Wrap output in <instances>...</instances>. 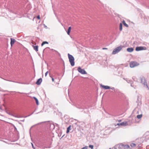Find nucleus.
Masks as SVG:
<instances>
[{
    "label": "nucleus",
    "instance_id": "1",
    "mask_svg": "<svg viewBox=\"0 0 149 149\" xmlns=\"http://www.w3.org/2000/svg\"><path fill=\"white\" fill-rule=\"evenodd\" d=\"M68 56L69 61L70 63V64L72 66H73L74 65L75 63L74 61V57L69 54H68Z\"/></svg>",
    "mask_w": 149,
    "mask_h": 149
},
{
    "label": "nucleus",
    "instance_id": "2",
    "mask_svg": "<svg viewBox=\"0 0 149 149\" xmlns=\"http://www.w3.org/2000/svg\"><path fill=\"white\" fill-rule=\"evenodd\" d=\"M123 47V46L121 45L117 47L113 50L112 54H115L118 53L122 49Z\"/></svg>",
    "mask_w": 149,
    "mask_h": 149
},
{
    "label": "nucleus",
    "instance_id": "3",
    "mask_svg": "<svg viewBox=\"0 0 149 149\" xmlns=\"http://www.w3.org/2000/svg\"><path fill=\"white\" fill-rule=\"evenodd\" d=\"M140 80L141 81V83L143 84L144 86H146L148 88V89L149 88L147 85V82L145 79V78L143 77L140 78Z\"/></svg>",
    "mask_w": 149,
    "mask_h": 149
},
{
    "label": "nucleus",
    "instance_id": "4",
    "mask_svg": "<svg viewBox=\"0 0 149 149\" xmlns=\"http://www.w3.org/2000/svg\"><path fill=\"white\" fill-rule=\"evenodd\" d=\"M139 64L137 62L134 61L131 62L130 63V67L131 68H134L136 66H138Z\"/></svg>",
    "mask_w": 149,
    "mask_h": 149
},
{
    "label": "nucleus",
    "instance_id": "5",
    "mask_svg": "<svg viewBox=\"0 0 149 149\" xmlns=\"http://www.w3.org/2000/svg\"><path fill=\"white\" fill-rule=\"evenodd\" d=\"M130 147V146L128 145H124L122 144L119 145L118 146L119 149H128Z\"/></svg>",
    "mask_w": 149,
    "mask_h": 149
},
{
    "label": "nucleus",
    "instance_id": "6",
    "mask_svg": "<svg viewBox=\"0 0 149 149\" xmlns=\"http://www.w3.org/2000/svg\"><path fill=\"white\" fill-rule=\"evenodd\" d=\"M77 70L79 72L82 74H87L86 72L84 70L82 69L80 67H79L77 68Z\"/></svg>",
    "mask_w": 149,
    "mask_h": 149
},
{
    "label": "nucleus",
    "instance_id": "7",
    "mask_svg": "<svg viewBox=\"0 0 149 149\" xmlns=\"http://www.w3.org/2000/svg\"><path fill=\"white\" fill-rule=\"evenodd\" d=\"M146 48L145 47L140 46L136 47L135 50L136 51H139L142 50H146Z\"/></svg>",
    "mask_w": 149,
    "mask_h": 149
},
{
    "label": "nucleus",
    "instance_id": "8",
    "mask_svg": "<svg viewBox=\"0 0 149 149\" xmlns=\"http://www.w3.org/2000/svg\"><path fill=\"white\" fill-rule=\"evenodd\" d=\"M42 81V79L41 78H40L37 80L36 82V84L37 85H40Z\"/></svg>",
    "mask_w": 149,
    "mask_h": 149
},
{
    "label": "nucleus",
    "instance_id": "9",
    "mask_svg": "<svg viewBox=\"0 0 149 149\" xmlns=\"http://www.w3.org/2000/svg\"><path fill=\"white\" fill-rule=\"evenodd\" d=\"M6 112L7 114H8L9 115L13 116L15 117L18 118H19L21 117H20L18 115H17V116H15L13 114H12V113H10V112H8V111H6Z\"/></svg>",
    "mask_w": 149,
    "mask_h": 149
},
{
    "label": "nucleus",
    "instance_id": "10",
    "mask_svg": "<svg viewBox=\"0 0 149 149\" xmlns=\"http://www.w3.org/2000/svg\"><path fill=\"white\" fill-rule=\"evenodd\" d=\"M120 124L121 126H125L128 125V123L127 121H125L120 123Z\"/></svg>",
    "mask_w": 149,
    "mask_h": 149
},
{
    "label": "nucleus",
    "instance_id": "11",
    "mask_svg": "<svg viewBox=\"0 0 149 149\" xmlns=\"http://www.w3.org/2000/svg\"><path fill=\"white\" fill-rule=\"evenodd\" d=\"M100 86L105 89H108L110 88V87L109 86H104L102 84H101Z\"/></svg>",
    "mask_w": 149,
    "mask_h": 149
},
{
    "label": "nucleus",
    "instance_id": "12",
    "mask_svg": "<svg viewBox=\"0 0 149 149\" xmlns=\"http://www.w3.org/2000/svg\"><path fill=\"white\" fill-rule=\"evenodd\" d=\"M15 41V40L14 39L12 38H10V44L11 46H12V45L14 44Z\"/></svg>",
    "mask_w": 149,
    "mask_h": 149
},
{
    "label": "nucleus",
    "instance_id": "13",
    "mask_svg": "<svg viewBox=\"0 0 149 149\" xmlns=\"http://www.w3.org/2000/svg\"><path fill=\"white\" fill-rule=\"evenodd\" d=\"M134 49L132 48H128L127 49V51L129 52H131L133 51Z\"/></svg>",
    "mask_w": 149,
    "mask_h": 149
},
{
    "label": "nucleus",
    "instance_id": "14",
    "mask_svg": "<svg viewBox=\"0 0 149 149\" xmlns=\"http://www.w3.org/2000/svg\"><path fill=\"white\" fill-rule=\"evenodd\" d=\"M33 49L36 51L37 52L38 51V46H34L33 45Z\"/></svg>",
    "mask_w": 149,
    "mask_h": 149
},
{
    "label": "nucleus",
    "instance_id": "15",
    "mask_svg": "<svg viewBox=\"0 0 149 149\" xmlns=\"http://www.w3.org/2000/svg\"><path fill=\"white\" fill-rule=\"evenodd\" d=\"M33 98L35 100L37 105H38L39 104V103L38 99L35 97H33Z\"/></svg>",
    "mask_w": 149,
    "mask_h": 149
},
{
    "label": "nucleus",
    "instance_id": "16",
    "mask_svg": "<svg viewBox=\"0 0 149 149\" xmlns=\"http://www.w3.org/2000/svg\"><path fill=\"white\" fill-rule=\"evenodd\" d=\"M71 26L69 27L68 29V31H67V33L68 35H69L71 31Z\"/></svg>",
    "mask_w": 149,
    "mask_h": 149
},
{
    "label": "nucleus",
    "instance_id": "17",
    "mask_svg": "<svg viewBox=\"0 0 149 149\" xmlns=\"http://www.w3.org/2000/svg\"><path fill=\"white\" fill-rule=\"evenodd\" d=\"M122 23L124 26H125L126 27H129L128 25L127 24H126L125 20H123L122 22Z\"/></svg>",
    "mask_w": 149,
    "mask_h": 149
},
{
    "label": "nucleus",
    "instance_id": "18",
    "mask_svg": "<svg viewBox=\"0 0 149 149\" xmlns=\"http://www.w3.org/2000/svg\"><path fill=\"white\" fill-rule=\"evenodd\" d=\"M71 125H70L67 128L66 131V133H68L69 132L70 130L71 129Z\"/></svg>",
    "mask_w": 149,
    "mask_h": 149
},
{
    "label": "nucleus",
    "instance_id": "19",
    "mask_svg": "<svg viewBox=\"0 0 149 149\" xmlns=\"http://www.w3.org/2000/svg\"><path fill=\"white\" fill-rule=\"evenodd\" d=\"M119 30L120 31H121L122 30V24L121 23L120 24Z\"/></svg>",
    "mask_w": 149,
    "mask_h": 149
},
{
    "label": "nucleus",
    "instance_id": "20",
    "mask_svg": "<svg viewBox=\"0 0 149 149\" xmlns=\"http://www.w3.org/2000/svg\"><path fill=\"white\" fill-rule=\"evenodd\" d=\"M48 42L47 41H44L41 44V46H43L45 44H48Z\"/></svg>",
    "mask_w": 149,
    "mask_h": 149
},
{
    "label": "nucleus",
    "instance_id": "21",
    "mask_svg": "<svg viewBox=\"0 0 149 149\" xmlns=\"http://www.w3.org/2000/svg\"><path fill=\"white\" fill-rule=\"evenodd\" d=\"M142 116V114L138 115L137 116V118L138 119H140L141 118Z\"/></svg>",
    "mask_w": 149,
    "mask_h": 149
},
{
    "label": "nucleus",
    "instance_id": "22",
    "mask_svg": "<svg viewBox=\"0 0 149 149\" xmlns=\"http://www.w3.org/2000/svg\"><path fill=\"white\" fill-rule=\"evenodd\" d=\"M127 82L128 83H130L131 84V86L134 87V86L132 85V81L130 80H128L127 81Z\"/></svg>",
    "mask_w": 149,
    "mask_h": 149
},
{
    "label": "nucleus",
    "instance_id": "23",
    "mask_svg": "<svg viewBox=\"0 0 149 149\" xmlns=\"http://www.w3.org/2000/svg\"><path fill=\"white\" fill-rule=\"evenodd\" d=\"M130 146L131 147H134L136 146V144L132 143L130 144Z\"/></svg>",
    "mask_w": 149,
    "mask_h": 149
},
{
    "label": "nucleus",
    "instance_id": "24",
    "mask_svg": "<svg viewBox=\"0 0 149 149\" xmlns=\"http://www.w3.org/2000/svg\"><path fill=\"white\" fill-rule=\"evenodd\" d=\"M89 147L91 148V149H93V146L92 145H89Z\"/></svg>",
    "mask_w": 149,
    "mask_h": 149
},
{
    "label": "nucleus",
    "instance_id": "25",
    "mask_svg": "<svg viewBox=\"0 0 149 149\" xmlns=\"http://www.w3.org/2000/svg\"><path fill=\"white\" fill-rule=\"evenodd\" d=\"M46 122H40V123H38L36 124V125H40V124H41L42 123H45Z\"/></svg>",
    "mask_w": 149,
    "mask_h": 149
},
{
    "label": "nucleus",
    "instance_id": "26",
    "mask_svg": "<svg viewBox=\"0 0 149 149\" xmlns=\"http://www.w3.org/2000/svg\"><path fill=\"white\" fill-rule=\"evenodd\" d=\"M34 113V112H33L32 113L30 114V115H28V116H25L24 117L26 118V117H27L29 116H30L31 115L33 114V113Z\"/></svg>",
    "mask_w": 149,
    "mask_h": 149
},
{
    "label": "nucleus",
    "instance_id": "27",
    "mask_svg": "<svg viewBox=\"0 0 149 149\" xmlns=\"http://www.w3.org/2000/svg\"><path fill=\"white\" fill-rule=\"evenodd\" d=\"M81 149H88L87 146H85V147H84L82 148Z\"/></svg>",
    "mask_w": 149,
    "mask_h": 149
},
{
    "label": "nucleus",
    "instance_id": "28",
    "mask_svg": "<svg viewBox=\"0 0 149 149\" xmlns=\"http://www.w3.org/2000/svg\"><path fill=\"white\" fill-rule=\"evenodd\" d=\"M37 18L38 19H40V15H38L37 16Z\"/></svg>",
    "mask_w": 149,
    "mask_h": 149
},
{
    "label": "nucleus",
    "instance_id": "29",
    "mask_svg": "<svg viewBox=\"0 0 149 149\" xmlns=\"http://www.w3.org/2000/svg\"><path fill=\"white\" fill-rule=\"evenodd\" d=\"M48 73V71H47L45 73V76L46 77L47 75V74Z\"/></svg>",
    "mask_w": 149,
    "mask_h": 149
},
{
    "label": "nucleus",
    "instance_id": "30",
    "mask_svg": "<svg viewBox=\"0 0 149 149\" xmlns=\"http://www.w3.org/2000/svg\"><path fill=\"white\" fill-rule=\"evenodd\" d=\"M13 127H14V130H17V128H16V127L14 125H13Z\"/></svg>",
    "mask_w": 149,
    "mask_h": 149
},
{
    "label": "nucleus",
    "instance_id": "31",
    "mask_svg": "<svg viewBox=\"0 0 149 149\" xmlns=\"http://www.w3.org/2000/svg\"><path fill=\"white\" fill-rule=\"evenodd\" d=\"M51 77V78H52V81L53 82L54 81V79L52 77Z\"/></svg>",
    "mask_w": 149,
    "mask_h": 149
},
{
    "label": "nucleus",
    "instance_id": "32",
    "mask_svg": "<svg viewBox=\"0 0 149 149\" xmlns=\"http://www.w3.org/2000/svg\"><path fill=\"white\" fill-rule=\"evenodd\" d=\"M31 144H32V148L34 149H35V147H34V146H33V144L31 143Z\"/></svg>",
    "mask_w": 149,
    "mask_h": 149
},
{
    "label": "nucleus",
    "instance_id": "33",
    "mask_svg": "<svg viewBox=\"0 0 149 149\" xmlns=\"http://www.w3.org/2000/svg\"><path fill=\"white\" fill-rule=\"evenodd\" d=\"M110 89H112V90H114L115 88L114 87H112V88H110Z\"/></svg>",
    "mask_w": 149,
    "mask_h": 149
},
{
    "label": "nucleus",
    "instance_id": "34",
    "mask_svg": "<svg viewBox=\"0 0 149 149\" xmlns=\"http://www.w3.org/2000/svg\"><path fill=\"white\" fill-rule=\"evenodd\" d=\"M57 54L59 56H61V54L59 52H58Z\"/></svg>",
    "mask_w": 149,
    "mask_h": 149
},
{
    "label": "nucleus",
    "instance_id": "35",
    "mask_svg": "<svg viewBox=\"0 0 149 149\" xmlns=\"http://www.w3.org/2000/svg\"><path fill=\"white\" fill-rule=\"evenodd\" d=\"M13 82H15V83H20V84H21V83H19V82H16V81H12Z\"/></svg>",
    "mask_w": 149,
    "mask_h": 149
},
{
    "label": "nucleus",
    "instance_id": "36",
    "mask_svg": "<svg viewBox=\"0 0 149 149\" xmlns=\"http://www.w3.org/2000/svg\"><path fill=\"white\" fill-rule=\"evenodd\" d=\"M120 123H118L117 124V125L119 126H120Z\"/></svg>",
    "mask_w": 149,
    "mask_h": 149
},
{
    "label": "nucleus",
    "instance_id": "37",
    "mask_svg": "<svg viewBox=\"0 0 149 149\" xmlns=\"http://www.w3.org/2000/svg\"><path fill=\"white\" fill-rule=\"evenodd\" d=\"M5 80L6 81H11V82L13 81H12V80H6V79H5Z\"/></svg>",
    "mask_w": 149,
    "mask_h": 149
},
{
    "label": "nucleus",
    "instance_id": "38",
    "mask_svg": "<svg viewBox=\"0 0 149 149\" xmlns=\"http://www.w3.org/2000/svg\"><path fill=\"white\" fill-rule=\"evenodd\" d=\"M54 51L55 52H56L57 53L58 52L56 50H54Z\"/></svg>",
    "mask_w": 149,
    "mask_h": 149
},
{
    "label": "nucleus",
    "instance_id": "39",
    "mask_svg": "<svg viewBox=\"0 0 149 149\" xmlns=\"http://www.w3.org/2000/svg\"><path fill=\"white\" fill-rule=\"evenodd\" d=\"M103 49H107V48H103Z\"/></svg>",
    "mask_w": 149,
    "mask_h": 149
},
{
    "label": "nucleus",
    "instance_id": "40",
    "mask_svg": "<svg viewBox=\"0 0 149 149\" xmlns=\"http://www.w3.org/2000/svg\"><path fill=\"white\" fill-rule=\"evenodd\" d=\"M132 79L133 80H134V77H132Z\"/></svg>",
    "mask_w": 149,
    "mask_h": 149
},
{
    "label": "nucleus",
    "instance_id": "41",
    "mask_svg": "<svg viewBox=\"0 0 149 149\" xmlns=\"http://www.w3.org/2000/svg\"><path fill=\"white\" fill-rule=\"evenodd\" d=\"M36 109L33 112H34L36 111Z\"/></svg>",
    "mask_w": 149,
    "mask_h": 149
},
{
    "label": "nucleus",
    "instance_id": "42",
    "mask_svg": "<svg viewBox=\"0 0 149 149\" xmlns=\"http://www.w3.org/2000/svg\"><path fill=\"white\" fill-rule=\"evenodd\" d=\"M52 50L54 51V50L53 49H52Z\"/></svg>",
    "mask_w": 149,
    "mask_h": 149
},
{
    "label": "nucleus",
    "instance_id": "43",
    "mask_svg": "<svg viewBox=\"0 0 149 149\" xmlns=\"http://www.w3.org/2000/svg\"><path fill=\"white\" fill-rule=\"evenodd\" d=\"M45 27H47V26H45Z\"/></svg>",
    "mask_w": 149,
    "mask_h": 149
},
{
    "label": "nucleus",
    "instance_id": "44",
    "mask_svg": "<svg viewBox=\"0 0 149 149\" xmlns=\"http://www.w3.org/2000/svg\"><path fill=\"white\" fill-rule=\"evenodd\" d=\"M39 112H38V113H36V114H38V113Z\"/></svg>",
    "mask_w": 149,
    "mask_h": 149
},
{
    "label": "nucleus",
    "instance_id": "45",
    "mask_svg": "<svg viewBox=\"0 0 149 149\" xmlns=\"http://www.w3.org/2000/svg\"><path fill=\"white\" fill-rule=\"evenodd\" d=\"M109 149H111V148H109Z\"/></svg>",
    "mask_w": 149,
    "mask_h": 149
},
{
    "label": "nucleus",
    "instance_id": "46",
    "mask_svg": "<svg viewBox=\"0 0 149 149\" xmlns=\"http://www.w3.org/2000/svg\"><path fill=\"white\" fill-rule=\"evenodd\" d=\"M115 149H116V148H115Z\"/></svg>",
    "mask_w": 149,
    "mask_h": 149
}]
</instances>
